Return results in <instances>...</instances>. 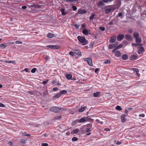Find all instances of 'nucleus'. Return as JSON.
Listing matches in <instances>:
<instances>
[{"mask_svg":"<svg viewBox=\"0 0 146 146\" xmlns=\"http://www.w3.org/2000/svg\"><path fill=\"white\" fill-rule=\"evenodd\" d=\"M77 39L79 41L82 43L83 45H85L88 43V40L84 37L78 36Z\"/></svg>","mask_w":146,"mask_h":146,"instance_id":"nucleus-1","label":"nucleus"},{"mask_svg":"<svg viewBox=\"0 0 146 146\" xmlns=\"http://www.w3.org/2000/svg\"><path fill=\"white\" fill-rule=\"evenodd\" d=\"M62 109H63V108H59L58 107L53 106L50 108L49 110L50 111L55 113H58L60 112V110Z\"/></svg>","mask_w":146,"mask_h":146,"instance_id":"nucleus-2","label":"nucleus"},{"mask_svg":"<svg viewBox=\"0 0 146 146\" xmlns=\"http://www.w3.org/2000/svg\"><path fill=\"white\" fill-rule=\"evenodd\" d=\"M84 60L85 61L87 62L88 64L90 66H93V63L92 60L91 58L90 57L84 58Z\"/></svg>","mask_w":146,"mask_h":146,"instance_id":"nucleus-3","label":"nucleus"},{"mask_svg":"<svg viewBox=\"0 0 146 146\" xmlns=\"http://www.w3.org/2000/svg\"><path fill=\"white\" fill-rule=\"evenodd\" d=\"M47 48H49L51 49H58L60 47L58 45H49L46 46Z\"/></svg>","mask_w":146,"mask_h":146,"instance_id":"nucleus-4","label":"nucleus"},{"mask_svg":"<svg viewBox=\"0 0 146 146\" xmlns=\"http://www.w3.org/2000/svg\"><path fill=\"white\" fill-rule=\"evenodd\" d=\"M82 33L85 35H87L88 34L91 35L92 34L91 31L87 29H84L83 30Z\"/></svg>","mask_w":146,"mask_h":146,"instance_id":"nucleus-5","label":"nucleus"},{"mask_svg":"<svg viewBox=\"0 0 146 146\" xmlns=\"http://www.w3.org/2000/svg\"><path fill=\"white\" fill-rule=\"evenodd\" d=\"M86 13V11L85 9H80L78 10V12L76 14H80L82 15Z\"/></svg>","mask_w":146,"mask_h":146,"instance_id":"nucleus-6","label":"nucleus"},{"mask_svg":"<svg viewBox=\"0 0 146 146\" xmlns=\"http://www.w3.org/2000/svg\"><path fill=\"white\" fill-rule=\"evenodd\" d=\"M124 38V35L122 34L118 35L117 36V39L118 41L122 40Z\"/></svg>","mask_w":146,"mask_h":146,"instance_id":"nucleus-7","label":"nucleus"},{"mask_svg":"<svg viewBox=\"0 0 146 146\" xmlns=\"http://www.w3.org/2000/svg\"><path fill=\"white\" fill-rule=\"evenodd\" d=\"M138 51V53L139 54H141L143 53V52L144 50V48L143 47H139L137 48Z\"/></svg>","mask_w":146,"mask_h":146,"instance_id":"nucleus-8","label":"nucleus"},{"mask_svg":"<svg viewBox=\"0 0 146 146\" xmlns=\"http://www.w3.org/2000/svg\"><path fill=\"white\" fill-rule=\"evenodd\" d=\"M116 40V37L115 36H111L109 40V42L111 43L114 42Z\"/></svg>","mask_w":146,"mask_h":146,"instance_id":"nucleus-9","label":"nucleus"},{"mask_svg":"<svg viewBox=\"0 0 146 146\" xmlns=\"http://www.w3.org/2000/svg\"><path fill=\"white\" fill-rule=\"evenodd\" d=\"M113 7L111 8H106L105 9V13L107 14H108L110 12L111 10H114L115 9H113Z\"/></svg>","mask_w":146,"mask_h":146,"instance_id":"nucleus-10","label":"nucleus"},{"mask_svg":"<svg viewBox=\"0 0 146 146\" xmlns=\"http://www.w3.org/2000/svg\"><path fill=\"white\" fill-rule=\"evenodd\" d=\"M85 132L87 133V135H90L91 134L90 132L92 129L86 127H85Z\"/></svg>","mask_w":146,"mask_h":146,"instance_id":"nucleus-11","label":"nucleus"},{"mask_svg":"<svg viewBox=\"0 0 146 146\" xmlns=\"http://www.w3.org/2000/svg\"><path fill=\"white\" fill-rule=\"evenodd\" d=\"M125 38L129 41H131L132 39L131 36L129 35H126L125 36Z\"/></svg>","mask_w":146,"mask_h":146,"instance_id":"nucleus-12","label":"nucleus"},{"mask_svg":"<svg viewBox=\"0 0 146 146\" xmlns=\"http://www.w3.org/2000/svg\"><path fill=\"white\" fill-rule=\"evenodd\" d=\"M74 53L79 56H82L81 52L79 50H75Z\"/></svg>","mask_w":146,"mask_h":146,"instance_id":"nucleus-13","label":"nucleus"},{"mask_svg":"<svg viewBox=\"0 0 146 146\" xmlns=\"http://www.w3.org/2000/svg\"><path fill=\"white\" fill-rule=\"evenodd\" d=\"M115 56L117 57H119L121 56V53L119 51H116L115 54Z\"/></svg>","mask_w":146,"mask_h":146,"instance_id":"nucleus-14","label":"nucleus"},{"mask_svg":"<svg viewBox=\"0 0 146 146\" xmlns=\"http://www.w3.org/2000/svg\"><path fill=\"white\" fill-rule=\"evenodd\" d=\"M92 125L91 123H89L86 125L85 126V127H86L88 128H89L91 129H93V128H92Z\"/></svg>","mask_w":146,"mask_h":146,"instance_id":"nucleus-15","label":"nucleus"},{"mask_svg":"<svg viewBox=\"0 0 146 146\" xmlns=\"http://www.w3.org/2000/svg\"><path fill=\"white\" fill-rule=\"evenodd\" d=\"M100 92H99L94 93L93 94V96L94 97H99L100 96Z\"/></svg>","mask_w":146,"mask_h":146,"instance_id":"nucleus-16","label":"nucleus"},{"mask_svg":"<svg viewBox=\"0 0 146 146\" xmlns=\"http://www.w3.org/2000/svg\"><path fill=\"white\" fill-rule=\"evenodd\" d=\"M126 116L125 115H122L121 116V121L123 122H125L126 121V119L125 118V117Z\"/></svg>","mask_w":146,"mask_h":146,"instance_id":"nucleus-17","label":"nucleus"},{"mask_svg":"<svg viewBox=\"0 0 146 146\" xmlns=\"http://www.w3.org/2000/svg\"><path fill=\"white\" fill-rule=\"evenodd\" d=\"M52 84H55L56 85H60L61 84L58 82H57L56 80H53L52 82Z\"/></svg>","mask_w":146,"mask_h":146,"instance_id":"nucleus-18","label":"nucleus"},{"mask_svg":"<svg viewBox=\"0 0 146 146\" xmlns=\"http://www.w3.org/2000/svg\"><path fill=\"white\" fill-rule=\"evenodd\" d=\"M87 108L86 106L82 107L81 106L79 110V112H83Z\"/></svg>","mask_w":146,"mask_h":146,"instance_id":"nucleus-19","label":"nucleus"},{"mask_svg":"<svg viewBox=\"0 0 146 146\" xmlns=\"http://www.w3.org/2000/svg\"><path fill=\"white\" fill-rule=\"evenodd\" d=\"M133 36L135 39L139 37V33L137 32H134L133 33Z\"/></svg>","mask_w":146,"mask_h":146,"instance_id":"nucleus-20","label":"nucleus"},{"mask_svg":"<svg viewBox=\"0 0 146 146\" xmlns=\"http://www.w3.org/2000/svg\"><path fill=\"white\" fill-rule=\"evenodd\" d=\"M135 42L137 43H140L142 41V39L141 37H139L138 38L135 39Z\"/></svg>","mask_w":146,"mask_h":146,"instance_id":"nucleus-21","label":"nucleus"},{"mask_svg":"<svg viewBox=\"0 0 146 146\" xmlns=\"http://www.w3.org/2000/svg\"><path fill=\"white\" fill-rule=\"evenodd\" d=\"M86 119H87V117H84L83 118L80 119L79 120V123L84 122L86 121Z\"/></svg>","mask_w":146,"mask_h":146,"instance_id":"nucleus-22","label":"nucleus"},{"mask_svg":"<svg viewBox=\"0 0 146 146\" xmlns=\"http://www.w3.org/2000/svg\"><path fill=\"white\" fill-rule=\"evenodd\" d=\"M122 58L123 60H125L128 58V56L126 54H124L122 55Z\"/></svg>","mask_w":146,"mask_h":146,"instance_id":"nucleus-23","label":"nucleus"},{"mask_svg":"<svg viewBox=\"0 0 146 146\" xmlns=\"http://www.w3.org/2000/svg\"><path fill=\"white\" fill-rule=\"evenodd\" d=\"M115 47H116L115 45L114 44H110L109 45L108 48L109 49H112Z\"/></svg>","mask_w":146,"mask_h":146,"instance_id":"nucleus-24","label":"nucleus"},{"mask_svg":"<svg viewBox=\"0 0 146 146\" xmlns=\"http://www.w3.org/2000/svg\"><path fill=\"white\" fill-rule=\"evenodd\" d=\"M54 34L51 33H49L47 35V37L48 38H51L54 36Z\"/></svg>","mask_w":146,"mask_h":146,"instance_id":"nucleus-25","label":"nucleus"},{"mask_svg":"<svg viewBox=\"0 0 146 146\" xmlns=\"http://www.w3.org/2000/svg\"><path fill=\"white\" fill-rule=\"evenodd\" d=\"M137 56L135 55H133L130 56V59L131 60H135L136 59Z\"/></svg>","mask_w":146,"mask_h":146,"instance_id":"nucleus-26","label":"nucleus"},{"mask_svg":"<svg viewBox=\"0 0 146 146\" xmlns=\"http://www.w3.org/2000/svg\"><path fill=\"white\" fill-rule=\"evenodd\" d=\"M98 6L100 7H102V6L104 5V3L102 1H99L97 4Z\"/></svg>","mask_w":146,"mask_h":146,"instance_id":"nucleus-27","label":"nucleus"},{"mask_svg":"<svg viewBox=\"0 0 146 146\" xmlns=\"http://www.w3.org/2000/svg\"><path fill=\"white\" fill-rule=\"evenodd\" d=\"M66 78L68 80H70L72 77V75L71 74H68L66 75Z\"/></svg>","mask_w":146,"mask_h":146,"instance_id":"nucleus-28","label":"nucleus"},{"mask_svg":"<svg viewBox=\"0 0 146 146\" xmlns=\"http://www.w3.org/2000/svg\"><path fill=\"white\" fill-rule=\"evenodd\" d=\"M67 91L66 90H64L61 91L59 93L60 94L61 96L63 94H66L67 93Z\"/></svg>","mask_w":146,"mask_h":146,"instance_id":"nucleus-29","label":"nucleus"},{"mask_svg":"<svg viewBox=\"0 0 146 146\" xmlns=\"http://www.w3.org/2000/svg\"><path fill=\"white\" fill-rule=\"evenodd\" d=\"M65 9H61L60 10V11L62 13V14L63 15H65L67 14V12H64Z\"/></svg>","mask_w":146,"mask_h":146,"instance_id":"nucleus-30","label":"nucleus"},{"mask_svg":"<svg viewBox=\"0 0 146 146\" xmlns=\"http://www.w3.org/2000/svg\"><path fill=\"white\" fill-rule=\"evenodd\" d=\"M61 96L60 95V94L59 93H58L57 94H56L55 96H54L53 97V98L54 99H55L56 98H59Z\"/></svg>","mask_w":146,"mask_h":146,"instance_id":"nucleus-31","label":"nucleus"},{"mask_svg":"<svg viewBox=\"0 0 146 146\" xmlns=\"http://www.w3.org/2000/svg\"><path fill=\"white\" fill-rule=\"evenodd\" d=\"M79 131V130L78 129L76 128L75 129H73V131H72L73 133H75V134L77 133Z\"/></svg>","mask_w":146,"mask_h":146,"instance_id":"nucleus-32","label":"nucleus"},{"mask_svg":"<svg viewBox=\"0 0 146 146\" xmlns=\"http://www.w3.org/2000/svg\"><path fill=\"white\" fill-rule=\"evenodd\" d=\"M96 15L94 13L92 14L91 15L89 19L90 20H92L94 18L95 16Z\"/></svg>","mask_w":146,"mask_h":146,"instance_id":"nucleus-33","label":"nucleus"},{"mask_svg":"<svg viewBox=\"0 0 146 146\" xmlns=\"http://www.w3.org/2000/svg\"><path fill=\"white\" fill-rule=\"evenodd\" d=\"M31 7H35V8H39L40 7V5H38L33 4L31 6Z\"/></svg>","mask_w":146,"mask_h":146,"instance_id":"nucleus-34","label":"nucleus"},{"mask_svg":"<svg viewBox=\"0 0 146 146\" xmlns=\"http://www.w3.org/2000/svg\"><path fill=\"white\" fill-rule=\"evenodd\" d=\"M7 46V45L4 43H2L0 44V47L2 48H5Z\"/></svg>","mask_w":146,"mask_h":146,"instance_id":"nucleus-35","label":"nucleus"},{"mask_svg":"<svg viewBox=\"0 0 146 146\" xmlns=\"http://www.w3.org/2000/svg\"><path fill=\"white\" fill-rule=\"evenodd\" d=\"M123 46V45L122 44H120L116 47V49L118 50L119 49L121 48Z\"/></svg>","mask_w":146,"mask_h":146,"instance_id":"nucleus-36","label":"nucleus"},{"mask_svg":"<svg viewBox=\"0 0 146 146\" xmlns=\"http://www.w3.org/2000/svg\"><path fill=\"white\" fill-rule=\"evenodd\" d=\"M122 16L123 15L122 13H118V15L116 16V17L117 18L119 17L121 18V19H122L123 18Z\"/></svg>","mask_w":146,"mask_h":146,"instance_id":"nucleus-37","label":"nucleus"},{"mask_svg":"<svg viewBox=\"0 0 146 146\" xmlns=\"http://www.w3.org/2000/svg\"><path fill=\"white\" fill-rule=\"evenodd\" d=\"M5 62L7 63H11L13 64L15 62L14 61H9L8 60H5Z\"/></svg>","mask_w":146,"mask_h":146,"instance_id":"nucleus-38","label":"nucleus"},{"mask_svg":"<svg viewBox=\"0 0 146 146\" xmlns=\"http://www.w3.org/2000/svg\"><path fill=\"white\" fill-rule=\"evenodd\" d=\"M72 141H75L78 140V139L76 137H73L72 139Z\"/></svg>","mask_w":146,"mask_h":146,"instance_id":"nucleus-39","label":"nucleus"},{"mask_svg":"<svg viewBox=\"0 0 146 146\" xmlns=\"http://www.w3.org/2000/svg\"><path fill=\"white\" fill-rule=\"evenodd\" d=\"M21 134L23 136H30V135L27 134L25 133L22 132L21 133Z\"/></svg>","mask_w":146,"mask_h":146,"instance_id":"nucleus-40","label":"nucleus"},{"mask_svg":"<svg viewBox=\"0 0 146 146\" xmlns=\"http://www.w3.org/2000/svg\"><path fill=\"white\" fill-rule=\"evenodd\" d=\"M116 109L119 111H120L122 110L121 107L119 106H117L116 107Z\"/></svg>","mask_w":146,"mask_h":146,"instance_id":"nucleus-41","label":"nucleus"},{"mask_svg":"<svg viewBox=\"0 0 146 146\" xmlns=\"http://www.w3.org/2000/svg\"><path fill=\"white\" fill-rule=\"evenodd\" d=\"M110 61L108 60H106L104 62V63L105 64H110Z\"/></svg>","mask_w":146,"mask_h":146,"instance_id":"nucleus-42","label":"nucleus"},{"mask_svg":"<svg viewBox=\"0 0 146 146\" xmlns=\"http://www.w3.org/2000/svg\"><path fill=\"white\" fill-rule=\"evenodd\" d=\"M96 121L98 123H99L100 124H102L103 123V122L102 121H100L99 119H96Z\"/></svg>","mask_w":146,"mask_h":146,"instance_id":"nucleus-43","label":"nucleus"},{"mask_svg":"<svg viewBox=\"0 0 146 146\" xmlns=\"http://www.w3.org/2000/svg\"><path fill=\"white\" fill-rule=\"evenodd\" d=\"M113 0H102V1L106 3H107L108 2H111Z\"/></svg>","mask_w":146,"mask_h":146,"instance_id":"nucleus-44","label":"nucleus"},{"mask_svg":"<svg viewBox=\"0 0 146 146\" xmlns=\"http://www.w3.org/2000/svg\"><path fill=\"white\" fill-rule=\"evenodd\" d=\"M61 115H59L58 116H56L55 117V119H59L61 118Z\"/></svg>","mask_w":146,"mask_h":146,"instance_id":"nucleus-45","label":"nucleus"},{"mask_svg":"<svg viewBox=\"0 0 146 146\" xmlns=\"http://www.w3.org/2000/svg\"><path fill=\"white\" fill-rule=\"evenodd\" d=\"M133 70L136 72V73H137L139 71V70L138 69H136L135 68H132Z\"/></svg>","mask_w":146,"mask_h":146,"instance_id":"nucleus-46","label":"nucleus"},{"mask_svg":"<svg viewBox=\"0 0 146 146\" xmlns=\"http://www.w3.org/2000/svg\"><path fill=\"white\" fill-rule=\"evenodd\" d=\"M99 29L102 31H104L105 30V28L103 27H99Z\"/></svg>","mask_w":146,"mask_h":146,"instance_id":"nucleus-47","label":"nucleus"},{"mask_svg":"<svg viewBox=\"0 0 146 146\" xmlns=\"http://www.w3.org/2000/svg\"><path fill=\"white\" fill-rule=\"evenodd\" d=\"M76 29H78L79 27V25H78L77 24H75L74 25H73Z\"/></svg>","mask_w":146,"mask_h":146,"instance_id":"nucleus-48","label":"nucleus"},{"mask_svg":"<svg viewBox=\"0 0 146 146\" xmlns=\"http://www.w3.org/2000/svg\"><path fill=\"white\" fill-rule=\"evenodd\" d=\"M133 31L132 29L131 28L129 29L128 30V32L129 33H132L133 32Z\"/></svg>","mask_w":146,"mask_h":146,"instance_id":"nucleus-49","label":"nucleus"},{"mask_svg":"<svg viewBox=\"0 0 146 146\" xmlns=\"http://www.w3.org/2000/svg\"><path fill=\"white\" fill-rule=\"evenodd\" d=\"M36 70V68H35L32 69L31 70V72L32 73H34Z\"/></svg>","mask_w":146,"mask_h":146,"instance_id":"nucleus-50","label":"nucleus"},{"mask_svg":"<svg viewBox=\"0 0 146 146\" xmlns=\"http://www.w3.org/2000/svg\"><path fill=\"white\" fill-rule=\"evenodd\" d=\"M69 54L72 56H74V53L72 52H69Z\"/></svg>","mask_w":146,"mask_h":146,"instance_id":"nucleus-51","label":"nucleus"},{"mask_svg":"<svg viewBox=\"0 0 146 146\" xmlns=\"http://www.w3.org/2000/svg\"><path fill=\"white\" fill-rule=\"evenodd\" d=\"M79 120H80V119H76V120H75L74 121V123L75 124H76L78 123H79Z\"/></svg>","mask_w":146,"mask_h":146,"instance_id":"nucleus-52","label":"nucleus"},{"mask_svg":"<svg viewBox=\"0 0 146 146\" xmlns=\"http://www.w3.org/2000/svg\"><path fill=\"white\" fill-rule=\"evenodd\" d=\"M72 8L73 9V10L75 11L77 9V8L75 6H73L72 7Z\"/></svg>","mask_w":146,"mask_h":146,"instance_id":"nucleus-53","label":"nucleus"},{"mask_svg":"<svg viewBox=\"0 0 146 146\" xmlns=\"http://www.w3.org/2000/svg\"><path fill=\"white\" fill-rule=\"evenodd\" d=\"M115 143L116 144L118 145H120L121 143V142L120 141H115Z\"/></svg>","mask_w":146,"mask_h":146,"instance_id":"nucleus-54","label":"nucleus"},{"mask_svg":"<svg viewBox=\"0 0 146 146\" xmlns=\"http://www.w3.org/2000/svg\"><path fill=\"white\" fill-rule=\"evenodd\" d=\"M123 43L124 44H125L126 45H127L128 44V42L126 40H123Z\"/></svg>","mask_w":146,"mask_h":146,"instance_id":"nucleus-55","label":"nucleus"},{"mask_svg":"<svg viewBox=\"0 0 146 146\" xmlns=\"http://www.w3.org/2000/svg\"><path fill=\"white\" fill-rule=\"evenodd\" d=\"M15 43L16 44H22V42L19 41H16L15 42Z\"/></svg>","mask_w":146,"mask_h":146,"instance_id":"nucleus-56","label":"nucleus"},{"mask_svg":"<svg viewBox=\"0 0 146 146\" xmlns=\"http://www.w3.org/2000/svg\"><path fill=\"white\" fill-rule=\"evenodd\" d=\"M28 93L31 95H33L34 94V92L32 91H28Z\"/></svg>","mask_w":146,"mask_h":146,"instance_id":"nucleus-57","label":"nucleus"},{"mask_svg":"<svg viewBox=\"0 0 146 146\" xmlns=\"http://www.w3.org/2000/svg\"><path fill=\"white\" fill-rule=\"evenodd\" d=\"M58 88L57 87L54 88L53 89V90L54 91H57L58 90Z\"/></svg>","mask_w":146,"mask_h":146,"instance_id":"nucleus-58","label":"nucleus"},{"mask_svg":"<svg viewBox=\"0 0 146 146\" xmlns=\"http://www.w3.org/2000/svg\"><path fill=\"white\" fill-rule=\"evenodd\" d=\"M48 81V80H47L46 81H44L42 82V84H46Z\"/></svg>","mask_w":146,"mask_h":146,"instance_id":"nucleus-59","label":"nucleus"},{"mask_svg":"<svg viewBox=\"0 0 146 146\" xmlns=\"http://www.w3.org/2000/svg\"><path fill=\"white\" fill-rule=\"evenodd\" d=\"M48 144L47 143H43L42 144L41 146H48Z\"/></svg>","mask_w":146,"mask_h":146,"instance_id":"nucleus-60","label":"nucleus"},{"mask_svg":"<svg viewBox=\"0 0 146 146\" xmlns=\"http://www.w3.org/2000/svg\"><path fill=\"white\" fill-rule=\"evenodd\" d=\"M132 46H138L137 43H132L131 44Z\"/></svg>","mask_w":146,"mask_h":146,"instance_id":"nucleus-61","label":"nucleus"},{"mask_svg":"<svg viewBox=\"0 0 146 146\" xmlns=\"http://www.w3.org/2000/svg\"><path fill=\"white\" fill-rule=\"evenodd\" d=\"M104 130L106 131H110V129L109 128H105L104 129Z\"/></svg>","mask_w":146,"mask_h":146,"instance_id":"nucleus-62","label":"nucleus"},{"mask_svg":"<svg viewBox=\"0 0 146 146\" xmlns=\"http://www.w3.org/2000/svg\"><path fill=\"white\" fill-rule=\"evenodd\" d=\"M139 116L142 117H145V114H140L139 115Z\"/></svg>","mask_w":146,"mask_h":146,"instance_id":"nucleus-63","label":"nucleus"},{"mask_svg":"<svg viewBox=\"0 0 146 146\" xmlns=\"http://www.w3.org/2000/svg\"><path fill=\"white\" fill-rule=\"evenodd\" d=\"M108 24L109 25H113V22L112 21H111V22H110Z\"/></svg>","mask_w":146,"mask_h":146,"instance_id":"nucleus-64","label":"nucleus"}]
</instances>
